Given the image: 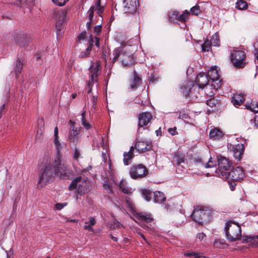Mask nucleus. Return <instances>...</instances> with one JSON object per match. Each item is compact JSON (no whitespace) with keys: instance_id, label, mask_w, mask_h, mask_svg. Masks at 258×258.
<instances>
[{"instance_id":"obj_14","label":"nucleus","mask_w":258,"mask_h":258,"mask_svg":"<svg viewBox=\"0 0 258 258\" xmlns=\"http://www.w3.org/2000/svg\"><path fill=\"white\" fill-rule=\"evenodd\" d=\"M14 42L20 46H25L30 41L28 35L23 32H15L13 34Z\"/></svg>"},{"instance_id":"obj_34","label":"nucleus","mask_w":258,"mask_h":258,"mask_svg":"<svg viewBox=\"0 0 258 258\" xmlns=\"http://www.w3.org/2000/svg\"><path fill=\"white\" fill-rule=\"evenodd\" d=\"M183 157L179 155L178 153L175 154L173 156L172 162L173 164L179 165L181 163L183 162Z\"/></svg>"},{"instance_id":"obj_50","label":"nucleus","mask_w":258,"mask_h":258,"mask_svg":"<svg viewBox=\"0 0 258 258\" xmlns=\"http://www.w3.org/2000/svg\"><path fill=\"white\" fill-rule=\"evenodd\" d=\"M97 83L96 82H92L90 80H89L87 82V86L89 88V90L88 91V93H90L92 90V86L94 83Z\"/></svg>"},{"instance_id":"obj_12","label":"nucleus","mask_w":258,"mask_h":258,"mask_svg":"<svg viewBox=\"0 0 258 258\" xmlns=\"http://www.w3.org/2000/svg\"><path fill=\"white\" fill-rule=\"evenodd\" d=\"M123 11L125 13L134 14L137 9L139 5L138 0H123Z\"/></svg>"},{"instance_id":"obj_48","label":"nucleus","mask_w":258,"mask_h":258,"mask_svg":"<svg viewBox=\"0 0 258 258\" xmlns=\"http://www.w3.org/2000/svg\"><path fill=\"white\" fill-rule=\"evenodd\" d=\"M101 30L102 27L101 25L96 26L93 29V32L96 35H99Z\"/></svg>"},{"instance_id":"obj_21","label":"nucleus","mask_w":258,"mask_h":258,"mask_svg":"<svg viewBox=\"0 0 258 258\" xmlns=\"http://www.w3.org/2000/svg\"><path fill=\"white\" fill-rule=\"evenodd\" d=\"M141 79L137 75L136 72H134V77L130 82V88L132 90H136L141 83Z\"/></svg>"},{"instance_id":"obj_54","label":"nucleus","mask_w":258,"mask_h":258,"mask_svg":"<svg viewBox=\"0 0 258 258\" xmlns=\"http://www.w3.org/2000/svg\"><path fill=\"white\" fill-rule=\"evenodd\" d=\"M224 244L225 243L224 242L218 240H216L214 242V246L218 248H221V245Z\"/></svg>"},{"instance_id":"obj_11","label":"nucleus","mask_w":258,"mask_h":258,"mask_svg":"<svg viewBox=\"0 0 258 258\" xmlns=\"http://www.w3.org/2000/svg\"><path fill=\"white\" fill-rule=\"evenodd\" d=\"M101 73V64L99 61L93 62L89 68V77L92 82H98V77Z\"/></svg>"},{"instance_id":"obj_33","label":"nucleus","mask_w":258,"mask_h":258,"mask_svg":"<svg viewBox=\"0 0 258 258\" xmlns=\"http://www.w3.org/2000/svg\"><path fill=\"white\" fill-rule=\"evenodd\" d=\"M235 7L239 10H245L247 8V4L244 0H237Z\"/></svg>"},{"instance_id":"obj_4","label":"nucleus","mask_w":258,"mask_h":258,"mask_svg":"<svg viewBox=\"0 0 258 258\" xmlns=\"http://www.w3.org/2000/svg\"><path fill=\"white\" fill-rule=\"evenodd\" d=\"M78 188V195L77 199L79 198V196H82L88 192L89 190V186L86 181L83 180L82 177H78L73 180L71 184L69 186L70 190H73L76 188Z\"/></svg>"},{"instance_id":"obj_37","label":"nucleus","mask_w":258,"mask_h":258,"mask_svg":"<svg viewBox=\"0 0 258 258\" xmlns=\"http://www.w3.org/2000/svg\"><path fill=\"white\" fill-rule=\"evenodd\" d=\"M210 41L212 45L214 46L219 45L220 39L217 33H216L214 35L212 36Z\"/></svg>"},{"instance_id":"obj_41","label":"nucleus","mask_w":258,"mask_h":258,"mask_svg":"<svg viewBox=\"0 0 258 258\" xmlns=\"http://www.w3.org/2000/svg\"><path fill=\"white\" fill-rule=\"evenodd\" d=\"M211 45H212V44L210 41L209 40H206L201 46L202 51H209L210 49Z\"/></svg>"},{"instance_id":"obj_16","label":"nucleus","mask_w":258,"mask_h":258,"mask_svg":"<svg viewBox=\"0 0 258 258\" xmlns=\"http://www.w3.org/2000/svg\"><path fill=\"white\" fill-rule=\"evenodd\" d=\"M152 118V115L149 112H145L141 113L138 117L139 127H143L148 125Z\"/></svg>"},{"instance_id":"obj_28","label":"nucleus","mask_w":258,"mask_h":258,"mask_svg":"<svg viewBox=\"0 0 258 258\" xmlns=\"http://www.w3.org/2000/svg\"><path fill=\"white\" fill-rule=\"evenodd\" d=\"M96 224V220L93 217H90L89 218L88 222H85L84 228L88 231L94 232V229L92 227V226Z\"/></svg>"},{"instance_id":"obj_24","label":"nucleus","mask_w":258,"mask_h":258,"mask_svg":"<svg viewBox=\"0 0 258 258\" xmlns=\"http://www.w3.org/2000/svg\"><path fill=\"white\" fill-rule=\"evenodd\" d=\"M223 136L222 132L218 128L212 129L209 133L210 138L215 140L220 139Z\"/></svg>"},{"instance_id":"obj_31","label":"nucleus","mask_w":258,"mask_h":258,"mask_svg":"<svg viewBox=\"0 0 258 258\" xmlns=\"http://www.w3.org/2000/svg\"><path fill=\"white\" fill-rule=\"evenodd\" d=\"M142 194L143 197L148 202H149L151 200L152 197L153 196V193L148 189L142 190Z\"/></svg>"},{"instance_id":"obj_43","label":"nucleus","mask_w":258,"mask_h":258,"mask_svg":"<svg viewBox=\"0 0 258 258\" xmlns=\"http://www.w3.org/2000/svg\"><path fill=\"white\" fill-rule=\"evenodd\" d=\"M254 239H258V235H255L254 236H243L242 239V242L247 243L251 241L252 240Z\"/></svg>"},{"instance_id":"obj_9","label":"nucleus","mask_w":258,"mask_h":258,"mask_svg":"<svg viewBox=\"0 0 258 258\" xmlns=\"http://www.w3.org/2000/svg\"><path fill=\"white\" fill-rule=\"evenodd\" d=\"M148 170L143 164H140L132 166L130 169V175L134 179L143 178L147 175Z\"/></svg>"},{"instance_id":"obj_18","label":"nucleus","mask_w":258,"mask_h":258,"mask_svg":"<svg viewBox=\"0 0 258 258\" xmlns=\"http://www.w3.org/2000/svg\"><path fill=\"white\" fill-rule=\"evenodd\" d=\"M209 82V78L207 74L200 73L196 78V83L200 88H203Z\"/></svg>"},{"instance_id":"obj_6","label":"nucleus","mask_w":258,"mask_h":258,"mask_svg":"<svg viewBox=\"0 0 258 258\" xmlns=\"http://www.w3.org/2000/svg\"><path fill=\"white\" fill-rule=\"evenodd\" d=\"M67 11L61 9L55 10L54 12L57 35H60V32L63 28L64 23L67 20Z\"/></svg>"},{"instance_id":"obj_58","label":"nucleus","mask_w":258,"mask_h":258,"mask_svg":"<svg viewBox=\"0 0 258 258\" xmlns=\"http://www.w3.org/2000/svg\"><path fill=\"white\" fill-rule=\"evenodd\" d=\"M97 98L95 96H93L92 98V103L93 107H95L97 104Z\"/></svg>"},{"instance_id":"obj_59","label":"nucleus","mask_w":258,"mask_h":258,"mask_svg":"<svg viewBox=\"0 0 258 258\" xmlns=\"http://www.w3.org/2000/svg\"><path fill=\"white\" fill-rule=\"evenodd\" d=\"M64 207V205L62 204L57 203L55 205V207L57 210H61Z\"/></svg>"},{"instance_id":"obj_17","label":"nucleus","mask_w":258,"mask_h":258,"mask_svg":"<svg viewBox=\"0 0 258 258\" xmlns=\"http://www.w3.org/2000/svg\"><path fill=\"white\" fill-rule=\"evenodd\" d=\"M151 146V142L147 141H138L135 145V148L139 153H142L149 150Z\"/></svg>"},{"instance_id":"obj_60","label":"nucleus","mask_w":258,"mask_h":258,"mask_svg":"<svg viewBox=\"0 0 258 258\" xmlns=\"http://www.w3.org/2000/svg\"><path fill=\"white\" fill-rule=\"evenodd\" d=\"M7 258H14L13 257V252L11 250L9 251H7Z\"/></svg>"},{"instance_id":"obj_1","label":"nucleus","mask_w":258,"mask_h":258,"mask_svg":"<svg viewBox=\"0 0 258 258\" xmlns=\"http://www.w3.org/2000/svg\"><path fill=\"white\" fill-rule=\"evenodd\" d=\"M54 136L56 155L53 164H48L43 169H41L38 183L40 184H46L54 175L62 179H67L69 177L70 171L67 166L61 163L62 156L60 154V151L62 148L58 140V129L57 126L54 128Z\"/></svg>"},{"instance_id":"obj_52","label":"nucleus","mask_w":258,"mask_h":258,"mask_svg":"<svg viewBox=\"0 0 258 258\" xmlns=\"http://www.w3.org/2000/svg\"><path fill=\"white\" fill-rule=\"evenodd\" d=\"M235 182H236V181H233V180H231V181L228 180V183L229 187L230 188V189L231 190H234L235 189V187L236 185V183Z\"/></svg>"},{"instance_id":"obj_44","label":"nucleus","mask_w":258,"mask_h":258,"mask_svg":"<svg viewBox=\"0 0 258 258\" xmlns=\"http://www.w3.org/2000/svg\"><path fill=\"white\" fill-rule=\"evenodd\" d=\"M95 10V7H91L88 11V17L90 21H93L94 12Z\"/></svg>"},{"instance_id":"obj_32","label":"nucleus","mask_w":258,"mask_h":258,"mask_svg":"<svg viewBox=\"0 0 258 258\" xmlns=\"http://www.w3.org/2000/svg\"><path fill=\"white\" fill-rule=\"evenodd\" d=\"M71 148L74 150V159L77 160L80 156L81 150L79 147H77V144H75L74 146L72 145H70Z\"/></svg>"},{"instance_id":"obj_38","label":"nucleus","mask_w":258,"mask_h":258,"mask_svg":"<svg viewBox=\"0 0 258 258\" xmlns=\"http://www.w3.org/2000/svg\"><path fill=\"white\" fill-rule=\"evenodd\" d=\"M184 255L187 257H190V258H206V256L200 255L198 253L195 252H188L184 254Z\"/></svg>"},{"instance_id":"obj_22","label":"nucleus","mask_w":258,"mask_h":258,"mask_svg":"<svg viewBox=\"0 0 258 258\" xmlns=\"http://www.w3.org/2000/svg\"><path fill=\"white\" fill-rule=\"evenodd\" d=\"M208 77L213 82L218 81L219 79V75L217 70L216 66H215L211 68L208 72Z\"/></svg>"},{"instance_id":"obj_3","label":"nucleus","mask_w":258,"mask_h":258,"mask_svg":"<svg viewBox=\"0 0 258 258\" xmlns=\"http://www.w3.org/2000/svg\"><path fill=\"white\" fill-rule=\"evenodd\" d=\"M211 211L204 206L197 207L192 213L191 217L194 221L199 225H203L210 220Z\"/></svg>"},{"instance_id":"obj_62","label":"nucleus","mask_w":258,"mask_h":258,"mask_svg":"<svg viewBox=\"0 0 258 258\" xmlns=\"http://www.w3.org/2000/svg\"><path fill=\"white\" fill-rule=\"evenodd\" d=\"M92 23V21H90V20L89 22H88L87 23L86 25H87V27L88 30L91 29Z\"/></svg>"},{"instance_id":"obj_57","label":"nucleus","mask_w":258,"mask_h":258,"mask_svg":"<svg viewBox=\"0 0 258 258\" xmlns=\"http://www.w3.org/2000/svg\"><path fill=\"white\" fill-rule=\"evenodd\" d=\"M205 236L206 235L204 233H198L197 235V237L201 241L202 240Z\"/></svg>"},{"instance_id":"obj_10","label":"nucleus","mask_w":258,"mask_h":258,"mask_svg":"<svg viewBox=\"0 0 258 258\" xmlns=\"http://www.w3.org/2000/svg\"><path fill=\"white\" fill-rule=\"evenodd\" d=\"M223 179H229L233 181H237L242 179L244 176V173L242 168L237 167L228 172L222 174Z\"/></svg>"},{"instance_id":"obj_45","label":"nucleus","mask_w":258,"mask_h":258,"mask_svg":"<svg viewBox=\"0 0 258 258\" xmlns=\"http://www.w3.org/2000/svg\"><path fill=\"white\" fill-rule=\"evenodd\" d=\"M190 12L192 14H194L195 15H196V16L198 15L200 13V12H201L199 6H196L192 7L190 9Z\"/></svg>"},{"instance_id":"obj_35","label":"nucleus","mask_w":258,"mask_h":258,"mask_svg":"<svg viewBox=\"0 0 258 258\" xmlns=\"http://www.w3.org/2000/svg\"><path fill=\"white\" fill-rule=\"evenodd\" d=\"M108 227L111 229H119L123 227V226L119 222L117 221H113V222L108 223Z\"/></svg>"},{"instance_id":"obj_61","label":"nucleus","mask_w":258,"mask_h":258,"mask_svg":"<svg viewBox=\"0 0 258 258\" xmlns=\"http://www.w3.org/2000/svg\"><path fill=\"white\" fill-rule=\"evenodd\" d=\"M187 115L185 113H180L179 114V116L178 117V118L180 119L181 118H186L187 117Z\"/></svg>"},{"instance_id":"obj_36","label":"nucleus","mask_w":258,"mask_h":258,"mask_svg":"<svg viewBox=\"0 0 258 258\" xmlns=\"http://www.w3.org/2000/svg\"><path fill=\"white\" fill-rule=\"evenodd\" d=\"M85 115H86V111H83L82 113V114H81V121H82V125L84 126V127L86 128L87 130H88L89 129L91 125V124L88 122L87 121V120H86L85 117Z\"/></svg>"},{"instance_id":"obj_8","label":"nucleus","mask_w":258,"mask_h":258,"mask_svg":"<svg viewBox=\"0 0 258 258\" xmlns=\"http://www.w3.org/2000/svg\"><path fill=\"white\" fill-rule=\"evenodd\" d=\"M218 168L215 170L216 175L220 178H223L222 174L226 173L231 169V165H230L228 160L221 156H219L217 157Z\"/></svg>"},{"instance_id":"obj_30","label":"nucleus","mask_w":258,"mask_h":258,"mask_svg":"<svg viewBox=\"0 0 258 258\" xmlns=\"http://www.w3.org/2000/svg\"><path fill=\"white\" fill-rule=\"evenodd\" d=\"M245 108L254 112H258V105L255 101H252L250 104L247 102L245 104Z\"/></svg>"},{"instance_id":"obj_29","label":"nucleus","mask_w":258,"mask_h":258,"mask_svg":"<svg viewBox=\"0 0 258 258\" xmlns=\"http://www.w3.org/2000/svg\"><path fill=\"white\" fill-rule=\"evenodd\" d=\"M23 68V63L20 58H18L15 63V70L16 72V76L18 74H20Z\"/></svg>"},{"instance_id":"obj_27","label":"nucleus","mask_w":258,"mask_h":258,"mask_svg":"<svg viewBox=\"0 0 258 258\" xmlns=\"http://www.w3.org/2000/svg\"><path fill=\"white\" fill-rule=\"evenodd\" d=\"M119 187L122 192L125 194L129 195L132 193L131 189L128 187L126 182L123 180L120 181Z\"/></svg>"},{"instance_id":"obj_20","label":"nucleus","mask_w":258,"mask_h":258,"mask_svg":"<svg viewBox=\"0 0 258 258\" xmlns=\"http://www.w3.org/2000/svg\"><path fill=\"white\" fill-rule=\"evenodd\" d=\"M244 95L242 93L236 94L231 98V102L236 107H238L241 105L244 102Z\"/></svg>"},{"instance_id":"obj_26","label":"nucleus","mask_w":258,"mask_h":258,"mask_svg":"<svg viewBox=\"0 0 258 258\" xmlns=\"http://www.w3.org/2000/svg\"><path fill=\"white\" fill-rule=\"evenodd\" d=\"M154 202L156 203H161L166 199L164 194L159 191H156L153 192Z\"/></svg>"},{"instance_id":"obj_15","label":"nucleus","mask_w":258,"mask_h":258,"mask_svg":"<svg viewBox=\"0 0 258 258\" xmlns=\"http://www.w3.org/2000/svg\"><path fill=\"white\" fill-rule=\"evenodd\" d=\"M190 13L185 11L183 14H180L178 12H172L169 14V19L171 22L180 21L185 22L188 19Z\"/></svg>"},{"instance_id":"obj_25","label":"nucleus","mask_w":258,"mask_h":258,"mask_svg":"<svg viewBox=\"0 0 258 258\" xmlns=\"http://www.w3.org/2000/svg\"><path fill=\"white\" fill-rule=\"evenodd\" d=\"M134 147L132 146L128 152H124L123 154V163L125 165L129 164L128 161L134 157Z\"/></svg>"},{"instance_id":"obj_7","label":"nucleus","mask_w":258,"mask_h":258,"mask_svg":"<svg viewBox=\"0 0 258 258\" xmlns=\"http://www.w3.org/2000/svg\"><path fill=\"white\" fill-rule=\"evenodd\" d=\"M114 58L112 62H114L119 57V59L122 64L124 66H130L132 65L134 62V59L132 54L129 53L122 52L120 54L119 48H116L114 51Z\"/></svg>"},{"instance_id":"obj_2","label":"nucleus","mask_w":258,"mask_h":258,"mask_svg":"<svg viewBox=\"0 0 258 258\" xmlns=\"http://www.w3.org/2000/svg\"><path fill=\"white\" fill-rule=\"evenodd\" d=\"M224 231L226 238L230 242L240 239L241 229L239 225L230 221L226 223Z\"/></svg>"},{"instance_id":"obj_19","label":"nucleus","mask_w":258,"mask_h":258,"mask_svg":"<svg viewBox=\"0 0 258 258\" xmlns=\"http://www.w3.org/2000/svg\"><path fill=\"white\" fill-rule=\"evenodd\" d=\"M232 151L234 157L238 161L240 160L244 151L243 145L242 144H238L233 146Z\"/></svg>"},{"instance_id":"obj_49","label":"nucleus","mask_w":258,"mask_h":258,"mask_svg":"<svg viewBox=\"0 0 258 258\" xmlns=\"http://www.w3.org/2000/svg\"><path fill=\"white\" fill-rule=\"evenodd\" d=\"M168 132L172 136H174L178 134V133L177 132V128L176 127L169 128L168 129Z\"/></svg>"},{"instance_id":"obj_64","label":"nucleus","mask_w":258,"mask_h":258,"mask_svg":"<svg viewBox=\"0 0 258 258\" xmlns=\"http://www.w3.org/2000/svg\"><path fill=\"white\" fill-rule=\"evenodd\" d=\"M254 124L256 126L258 127V116H255L254 117Z\"/></svg>"},{"instance_id":"obj_23","label":"nucleus","mask_w":258,"mask_h":258,"mask_svg":"<svg viewBox=\"0 0 258 258\" xmlns=\"http://www.w3.org/2000/svg\"><path fill=\"white\" fill-rule=\"evenodd\" d=\"M135 217L138 220L144 221L146 223L151 222L153 220V218L151 215L146 213H137L135 214Z\"/></svg>"},{"instance_id":"obj_63","label":"nucleus","mask_w":258,"mask_h":258,"mask_svg":"<svg viewBox=\"0 0 258 258\" xmlns=\"http://www.w3.org/2000/svg\"><path fill=\"white\" fill-rule=\"evenodd\" d=\"M212 102V100H209L207 101V104L210 106H213V105L215 104V103Z\"/></svg>"},{"instance_id":"obj_51","label":"nucleus","mask_w":258,"mask_h":258,"mask_svg":"<svg viewBox=\"0 0 258 258\" xmlns=\"http://www.w3.org/2000/svg\"><path fill=\"white\" fill-rule=\"evenodd\" d=\"M103 187L105 190H106L108 193L110 194L112 192V188L109 184L107 183H104L103 184Z\"/></svg>"},{"instance_id":"obj_13","label":"nucleus","mask_w":258,"mask_h":258,"mask_svg":"<svg viewBox=\"0 0 258 258\" xmlns=\"http://www.w3.org/2000/svg\"><path fill=\"white\" fill-rule=\"evenodd\" d=\"M70 122L72 124L71 126V128L69 131L68 140L70 145L74 146L75 144H77L79 142V134L80 130L75 126L74 122H73L71 120H70Z\"/></svg>"},{"instance_id":"obj_42","label":"nucleus","mask_w":258,"mask_h":258,"mask_svg":"<svg viewBox=\"0 0 258 258\" xmlns=\"http://www.w3.org/2000/svg\"><path fill=\"white\" fill-rule=\"evenodd\" d=\"M183 93L185 94L186 97H191L190 93L191 89L185 85H182L181 87Z\"/></svg>"},{"instance_id":"obj_39","label":"nucleus","mask_w":258,"mask_h":258,"mask_svg":"<svg viewBox=\"0 0 258 258\" xmlns=\"http://www.w3.org/2000/svg\"><path fill=\"white\" fill-rule=\"evenodd\" d=\"M93 46L92 42L89 44V45L86 49V50L84 52H82L80 54V56L82 58L86 57L89 56L90 53V51L91 50L92 47Z\"/></svg>"},{"instance_id":"obj_56","label":"nucleus","mask_w":258,"mask_h":258,"mask_svg":"<svg viewBox=\"0 0 258 258\" xmlns=\"http://www.w3.org/2000/svg\"><path fill=\"white\" fill-rule=\"evenodd\" d=\"M86 35V32L85 31L82 32L79 36L78 39L80 40H84Z\"/></svg>"},{"instance_id":"obj_47","label":"nucleus","mask_w":258,"mask_h":258,"mask_svg":"<svg viewBox=\"0 0 258 258\" xmlns=\"http://www.w3.org/2000/svg\"><path fill=\"white\" fill-rule=\"evenodd\" d=\"M54 4L59 6H62L69 1V0H52Z\"/></svg>"},{"instance_id":"obj_5","label":"nucleus","mask_w":258,"mask_h":258,"mask_svg":"<svg viewBox=\"0 0 258 258\" xmlns=\"http://www.w3.org/2000/svg\"><path fill=\"white\" fill-rule=\"evenodd\" d=\"M245 58L246 53L242 50L234 49L231 54V61L236 68H242L244 67L246 64Z\"/></svg>"},{"instance_id":"obj_46","label":"nucleus","mask_w":258,"mask_h":258,"mask_svg":"<svg viewBox=\"0 0 258 258\" xmlns=\"http://www.w3.org/2000/svg\"><path fill=\"white\" fill-rule=\"evenodd\" d=\"M99 38H98L97 36H95L94 38L92 36L91 37L90 41L89 42V44L92 42L93 43H95V45L98 48L99 47Z\"/></svg>"},{"instance_id":"obj_55","label":"nucleus","mask_w":258,"mask_h":258,"mask_svg":"<svg viewBox=\"0 0 258 258\" xmlns=\"http://www.w3.org/2000/svg\"><path fill=\"white\" fill-rule=\"evenodd\" d=\"M27 0H19L16 3V5L20 7H23L26 3Z\"/></svg>"},{"instance_id":"obj_53","label":"nucleus","mask_w":258,"mask_h":258,"mask_svg":"<svg viewBox=\"0 0 258 258\" xmlns=\"http://www.w3.org/2000/svg\"><path fill=\"white\" fill-rule=\"evenodd\" d=\"M215 166V164L213 163V161L211 160V158H210L208 162L204 164V167L206 168L213 167Z\"/></svg>"},{"instance_id":"obj_40","label":"nucleus","mask_w":258,"mask_h":258,"mask_svg":"<svg viewBox=\"0 0 258 258\" xmlns=\"http://www.w3.org/2000/svg\"><path fill=\"white\" fill-rule=\"evenodd\" d=\"M95 6L96 7V9L97 11V14L99 16H101V14H102L104 11V7L101 6V0H97L96 4Z\"/></svg>"}]
</instances>
